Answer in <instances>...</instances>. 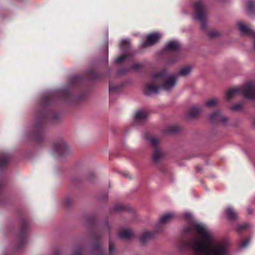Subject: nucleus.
Returning <instances> with one entry per match:
<instances>
[{"label": "nucleus", "instance_id": "1", "mask_svg": "<svg viewBox=\"0 0 255 255\" xmlns=\"http://www.w3.org/2000/svg\"><path fill=\"white\" fill-rule=\"evenodd\" d=\"M184 232L196 234L189 242L190 247L195 253L203 255H230L228 241L218 240L206 226L193 223Z\"/></svg>", "mask_w": 255, "mask_h": 255}, {"label": "nucleus", "instance_id": "2", "mask_svg": "<svg viewBox=\"0 0 255 255\" xmlns=\"http://www.w3.org/2000/svg\"><path fill=\"white\" fill-rule=\"evenodd\" d=\"M238 95H243L247 99H255V80L249 82L241 87L228 91L226 93V98L230 100L234 96Z\"/></svg>", "mask_w": 255, "mask_h": 255}, {"label": "nucleus", "instance_id": "3", "mask_svg": "<svg viewBox=\"0 0 255 255\" xmlns=\"http://www.w3.org/2000/svg\"><path fill=\"white\" fill-rule=\"evenodd\" d=\"M160 79L156 75L150 81L146 82L142 87V93L146 96H151L158 93L160 88Z\"/></svg>", "mask_w": 255, "mask_h": 255}, {"label": "nucleus", "instance_id": "4", "mask_svg": "<svg viewBox=\"0 0 255 255\" xmlns=\"http://www.w3.org/2000/svg\"><path fill=\"white\" fill-rule=\"evenodd\" d=\"M157 76L161 80L160 82L161 89L169 91L175 87L177 81V75L174 74L163 77L161 74H158Z\"/></svg>", "mask_w": 255, "mask_h": 255}, {"label": "nucleus", "instance_id": "5", "mask_svg": "<svg viewBox=\"0 0 255 255\" xmlns=\"http://www.w3.org/2000/svg\"><path fill=\"white\" fill-rule=\"evenodd\" d=\"M193 7L194 10V18L203 23L206 17L205 6L203 0H195Z\"/></svg>", "mask_w": 255, "mask_h": 255}, {"label": "nucleus", "instance_id": "6", "mask_svg": "<svg viewBox=\"0 0 255 255\" xmlns=\"http://www.w3.org/2000/svg\"><path fill=\"white\" fill-rule=\"evenodd\" d=\"M52 150L54 152H58L62 155H67L71 151L67 142L63 140L55 144L52 147Z\"/></svg>", "mask_w": 255, "mask_h": 255}, {"label": "nucleus", "instance_id": "7", "mask_svg": "<svg viewBox=\"0 0 255 255\" xmlns=\"http://www.w3.org/2000/svg\"><path fill=\"white\" fill-rule=\"evenodd\" d=\"M149 115V112L147 110L142 109L137 110L134 116V121L135 123L139 124L144 122Z\"/></svg>", "mask_w": 255, "mask_h": 255}, {"label": "nucleus", "instance_id": "8", "mask_svg": "<svg viewBox=\"0 0 255 255\" xmlns=\"http://www.w3.org/2000/svg\"><path fill=\"white\" fill-rule=\"evenodd\" d=\"M161 37V35L158 33H153L147 36L146 41L141 45L142 48L151 46L156 43Z\"/></svg>", "mask_w": 255, "mask_h": 255}, {"label": "nucleus", "instance_id": "9", "mask_svg": "<svg viewBox=\"0 0 255 255\" xmlns=\"http://www.w3.org/2000/svg\"><path fill=\"white\" fill-rule=\"evenodd\" d=\"M239 30L243 34L253 36L255 32L254 31L250 26L244 22H239L237 23Z\"/></svg>", "mask_w": 255, "mask_h": 255}, {"label": "nucleus", "instance_id": "10", "mask_svg": "<svg viewBox=\"0 0 255 255\" xmlns=\"http://www.w3.org/2000/svg\"><path fill=\"white\" fill-rule=\"evenodd\" d=\"M176 217V214L173 212L167 213L162 215L159 220V223L161 224H167L172 220H173Z\"/></svg>", "mask_w": 255, "mask_h": 255}, {"label": "nucleus", "instance_id": "11", "mask_svg": "<svg viewBox=\"0 0 255 255\" xmlns=\"http://www.w3.org/2000/svg\"><path fill=\"white\" fill-rule=\"evenodd\" d=\"M226 217L230 220H235L238 217L237 212L231 206L227 207L224 211Z\"/></svg>", "mask_w": 255, "mask_h": 255}, {"label": "nucleus", "instance_id": "12", "mask_svg": "<svg viewBox=\"0 0 255 255\" xmlns=\"http://www.w3.org/2000/svg\"><path fill=\"white\" fill-rule=\"evenodd\" d=\"M192 69H193V67L191 65H186V66L182 67L180 69L178 74H175V75H177V77L178 75H180V76H181L183 77H185V76L189 75L191 73Z\"/></svg>", "mask_w": 255, "mask_h": 255}, {"label": "nucleus", "instance_id": "13", "mask_svg": "<svg viewBox=\"0 0 255 255\" xmlns=\"http://www.w3.org/2000/svg\"><path fill=\"white\" fill-rule=\"evenodd\" d=\"M155 234L154 233L145 231L143 232L140 236V241L143 243L145 244L147 242L152 239L154 236Z\"/></svg>", "mask_w": 255, "mask_h": 255}, {"label": "nucleus", "instance_id": "14", "mask_svg": "<svg viewBox=\"0 0 255 255\" xmlns=\"http://www.w3.org/2000/svg\"><path fill=\"white\" fill-rule=\"evenodd\" d=\"M165 155L164 153L159 148H156L154 150L152 158L154 162H158L162 159Z\"/></svg>", "mask_w": 255, "mask_h": 255}, {"label": "nucleus", "instance_id": "15", "mask_svg": "<svg viewBox=\"0 0 255 255\" xmlns=\"http://www.w3.org/2000/svg\"><path fill=\"white\" fill-rule=\"evenodd\" d=\"M133 235V232L129 229H123L119 233V236L122 239H129Z\"/></svg>", "mask_w": 255, "mask_h": 255}, {"label": "nucleus", "instance_id": "16", "mask_svg": "<svg viewBox=\"0 0 255 255\" xmlns=\"http://www.w3.org/2000/svg\"><path fill=\"white\" fill-rule=\"evenodd\" d=\"M179 47L180 44L178 41L175 40L168 42L165 46V49L170 51L176 50Z\"/></svg>", "mask_w": 255, "mask_h": 255}, {"label": "nucleus", "instance_id": "17", "mask_svg": "<svg viewBox=\"0 0 255 255\" xmlns=\"http://www.w3.org/2000/svg\"><path fill=\"white\" fill-rule=\"evenodd\" d=\"M201 110V109L198 106H193L190 109L189 116L191 118H194L200 113Z\"/></svg>", "mask_w": 255, "mask_h": 255}, {"label": "nucleus", "instance_id": "18", "mask_svg": "<svg viewBox=\"0 0 255 255\" xmlns=\"http://www.w3.org/2000/svg\"><path fill=\"white\" fill-rule=\"evenodd\" d=\"M221 117V112L216 111L209 116L208 119L212 123L219 122Z\"/></svg>", "mask_w": 255, "mask_h": 255}, {"label": "nucleus", "instance_id": "19", "mask_svg": "<svg viewBox=\"0 0 255 255\" xmlns=\"http://www.w3.org/2000/svg\"><path fill=\"white\" fill-rule=\"evenodd\" d=\"M9 156L6 154L0 155V168L4 166L9 160Z\"/></svg>", "mask_w": 255, "mask_h": 255}, {"label": "nucleus", "instance_id": "20", "mask_svg": "<svg viewBox=\"0 0 255 255\" xmlns=\"http://www.w3.org/2000/svg\"><path fill=\"white\" fill-rule=\"evenodd\" d=\"M247 9L249 11H253L255 7V0H248L246 2Z\"/></svg>", "mask_w": 255, "mask_h": 255}, {"label": "nucleus", "instance_id": "21", "mask_svg": "<svg viewBox=\"0 0 255 255\" xmlns=\"http://www.w3.org/2000/svg\"><path fill=\"white\" fill-rule=\"evenodd\" d=\"M219 102L216 98H212L207 101L205 103V106L208 107H214L216 106Z\"/></svg>", "mask_w": 255, "mask_h": 255}, {"label": "nucleus", "instance_id": "22", "mask_svg": "<svg viewBox=\"0 0 255 255\" xmlns=\"http://www.w3.org/2000/svg\"><path fill=\"white\" fill-rule=\"evenodd\" d=\"M42 123L41 122L35 121L32 126V128L34 132H37L41 128Z\"/></svg>", "mask_w": 255, "mask_h": 255}, {"label": "nucleus", "instance_id": "23", "mask_svg": "<svg viewBox=\"0 0 255 255\" xmlns=\"http://www.w3.org/2000/svg\"><path fill=\"white\" fill-rule=\"evenodd\" d=\"M149 140L150 142V144L153 146L156 147L159 143V140L157 137H151L149 138Z\"/></svg>", "mask_w": 255, "mask_h": 255}, {"label": "nucleus", "instance_id": "24", "mask_svg": "<svg viewBox=\"0 0 255 255\" xmlns=\"http://www.w3.org/2000/svg\"><path fill=\"white\" fill-rule=\"evenodd\" d=\"M180 59V57L178 56H174V57L169 59L166 63L168 64H172L177 62Z\"/></svg>", "mask_w": 255, "mask_h": 255}, {"label": "nucleus", "instance_id": "25", "mask_svg": "<svg viewBox=\"0 0 255 255\" xmlns=\"http://www.w3.org/2000/svg\"><path fill=\"white\" fill-rule=\"evenodd\" d=\"M250 239H248L247 240L242 241L240 244V248L241 249H245L249 244Z\"/></svg>", "mask_w": 255, "mask_h": 255}, {"label": "nucleus", "instance_id": "26", "mask_svg": "<svg viewBox=\"0 0 255 255\" xmlns=\"http://www.w3.org/2000/svg\"><path fill=\"white\" fill-rule=\"evenodd\" d=\"M126 58H127V56L126 55H122L116 59L115 62L116 63H119L120 62H122L124 61V60H125Z\"/></svg>", "mask_w": 255, "mask_h": 255}, {"label": "nucleus", "instance_id": "27", "mask_svg": "<svg viewBox=\"0 0 255 255\" xmlns=\"http://www.w3.org/2000/svg\"><path fill=\"white\" fill-rule=\"evenodd\" d=\"M243 105L242 104H238L231 107V109L233 110H240L242 109Z\"/></svg>", "mask_w": 255, "mask_h": 255}, {"label": "nucleus", "instance_id": "28", "mask_svg": "<svg viewBox=\"0 0 255 255\" xmlns=\"http://www.w3.org/2000/svg\"><path fill=\"white\" fill-rule=\"evenodd\" d=\"M72 202V200L70 197H66L64 201V203L66 205H69Z\"/></svg>", "mask_w": 255, "mask_h": 255}, {"label": "nucleus", "instance_id": "29", "mask_svg": "<svg viewBox=\"0 0 255 255\" xmlns=\"http://www.w3.org/2000/svg\"><path fill=\"white\" fill-rule=\"evenodd\" d=\"M114 250V245L113 244V243H112L111 240H110V242H109V253H110V255H112V252H113V251Z\"/></svg>", "mask_w": 255, "mask_h": 255}, {"label": "nucleus", "instance_id": "30", "mask_svg": "<svg viewBox=\"0 0 255 255\" xmlns=\"http://www.w3.org/2000/svg\"><path fill=\"white\" fill-rule=\"evenodd\" d=\"M228 120V119L222 115L221 113V117L220 118L219 121L223 123H226Z\"/></svg>", "mask_w": 255, "mask_h": 255}, {"label": "nucleus", "instance_id": "31", "mask_svg": "<svg viewBox=\"0 0 255 255\" xmlns=\"http://www.w3.org/2000/svg\"><path fill=\"white\" fill-rule=\"evenodd\" d=\"M212 37H215L219 35V33L217 31H212L210 34Z\"/></svg>", "mask_w": 255, "mask_h": 255}, {"label": "nucleus", "instance_id": "32", "mask_svg": "<svg viewBox=\"0 0 255 255\" xmlns=\"http://www.w3.org/2000/svg\"><path fill=\"white\" fill-rule=\"evenodd\" d=\"M184 217L187 219H190L191 218V214L189 213H186L184 214Z\"/></svg>", "mask_w": 255, "mask_h": 255}, {"label": "nucleus", "instance_id": "33", "mask_svg": "<svg viewBox=\"0 0 255 255\" xmlns=\"http://www.w3.org/2000/svg\"><path fill=\"white\" fill-rule=\"evenodd\" d=\"M128 42H129V41L128 40H123L121 42V44L123 45H126L128 44Z\"/></svg>", "mask_w": 255, "mask_h": 255}, {"label": "nucleus", "instance_id": "34", "mask_svg": "<svg viewBox=\"0 0 255 255\" xmlns=\"http://www.w3.org/2000/svg\"><path fill=\"white\" fill-rule=\"evenodd\" d=\"M246 227L245 225H240L238 227V230H241L242 229L245 228Z\"/></svg>", "mask_w": 255, "mask_h": 255}, {"label": "nucleus", "instance_id": "35", "mask_svg": "<svg viewBox=\"0 0 255 255\" xmlns=\"http://www.w3.org/2000/svg\"><path fill=\"white\" fill-rule=\"evenodd\" d=\"M123 209V206H116V210H121Z\"/></svg>", "mask_w": 255, "mask_h": 255}, {"label": "nucleus", "instance_id": "36", "mask_svg": "<svg viewBox=\"0 0 255 255\" xmlns=\"http://www.w3.org/2000/svg\"><path fill=\"white\" fill-rule=\"evenodd\" d=\"M112 90H113V87L111 85H109V91H110V92H111Z\"/></svg>", "mask_w": 255, "mask_h": 255}, {"label": "nucleus", "instance_id": "37", "mask_svg": "<svg viewBox=\"0 0 255 255\" xmlns=\"http://www.w3.org/2000/svg\"><path fill=\"white\" fill-rule=\"evenodd\" d=\"M74 255H80L79 253H76L74 254Z\"/></svg>", "mask_w": 255, "mask_h": 255}, {"label": "nucleus", "instance_id": "38", "mask_svg": "<svg viewBox=\"0 0 255 255\" xmlns=\"http://www.w3.org/2000/svg\"><path fill=\"white\" fill-rule=\"evenodd\" d=\"M254 125L255 126V120L254 121Z\"/></svg>", "mask_w": 255, "mask_h": 255}]
</instances>
